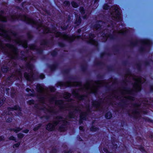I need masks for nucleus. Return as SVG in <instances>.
I'll return each instance as SVG.
<instances>
[{"mask_svg":"<svg viewBox=\"0 0 153 153\" xmlns=\"http://www.w3.org/2000/svg\"><path fill=\"white\" fill-rule=\"evenodd\" d=\"M112 116L110 112H108L105 115V117L108 119L110 118Z\"/></svg>","mask_w":153,"mask_h":153,"instance_id":"9d476101","label":"nucleus"},{"mask_svg":"<svg viewBox=\"0 0 153 153\" xmlns=\"http://www.w3.org/2000/svg\"><path fill=\"white\" fill-rule=\"evenodd\" d=\"M40 77L41 79H42L44 77V76L43 74H41L40 76Z\"/></svg>","mask_w":153,"mask_h":153,"instance_id":"393cba45","label":"nucleus"},{"mask_svg":"<svg viewBox=\"0 0 153 153\" xmlns=\"http://www.w3.org/2000/svg\"><path fill=\"white\" fill-rule=\"evenodd\" d=\"M62 29H63V28H62ZM66 28H63V29H66Z\"/></svg>","mask_w":153,"mask_h":153,"instance_id":"a18cd8bd","label":"nucleus"},{"mask_svg":"<svg viewBox=\"0 0 153 153\" xmlns=\"http://www.w3.org/2000/svg\"><path fill=\"white\" fill-rule=\"evenodd\" d=\"M102 36L103 37H105V40H106V39L108 38V35L106 34L104 35L103 34H102Z\"/></svg>","mask_w":153,"mask_h":153,"instance_id":"4be33fe9","label":"nucleus"},{"mask_svg":"<svg viewBox=\"0 0 153 153\" xmlns=\"http://www.w3.org/2000/svg\"><path fill=\"white\" fill-rule=\"evenodd\" d=\"M12 120V119L11 118H9V119H7V122H9L11 121Z\"/></svg>","mask_w":153,"mask_h":153,"instance_id":"c85d7f7f","label":"nucleus"},{"mask_svg":"<svg viewBox=\"0 0 153 153\" xmlns=\"http://www.w3.org/2000/svg\"><path fill=\"white\" fill-rule=\"evenodd\" d=\"M143 43L145 45H149L150 44V41L148 40H146L144 41Z\"/></svg>","mask_w":153,"mask_h":153,"instance_id":"ddd939ff","label":"nucleus"},{"mask_svg":"<svg viewBox=\"0 0 153 153\" xmlns=\"http://www.w3.org/2000/svg\"><path fill=\"white\" fill-rule=\"evenodd\" d=\"M119 33H124V30H121L119 32Z\"/></svg>","mask_w":153,"mask_h":153,"instance_id":"a878e982","label":"nucleus"},{"mask_svg":"<svg viewBox=\"0 0 153 153\" xmlns=\"http://www.w3.org/2000/svg\"><path fill=\"white\" fill-rule=\"evenodd\" d=\"M20 143H18L15 144L13 146V148H15V147H18L19 146V145H20Z\"/></svg>","mask_w":153,"mask_h":153,"instance_id":"aec40b11","label":"nucleus"},{"mask_svg":"<svg viewBox=\"0 0 153 153\" xmlns=\"http://www.w3.org/2000/svg\"><path fill=\"white\" fill-rule=\"evenodd\" d=\"M86 39V38H82L83 39Z\"/></svg>","mask_w":153,"mask_h":153,"instance_id":"de8ad7c7","label":"nucleus"},{"mask_svg":"<svg viewBox=\"0 0 153 153\" xmlns=\"http://www.w3.org/2000/svg\"><path fill=\"white\" fill-rule=\"evenodd\" d=\"M86 116V113H83L81 114L80 115V118L84 120L85 119V117Z\"/></svg>","mask_w":153,"mask_h":153,"instance_id":"4468645a","label":"nucleus"},{"mask_svg":"<svg viewBox=\"0 0 153 153\" xmlns=\"http://www.w3.org/2000/svg\"><path fill=\"white\" fill-rule=\"evenodd\" d=\"M80 11L81 13L82 14L83 13H84V10H83V7H81L80 9Z\"/></svg>","mask_w":153,"mask_h":153,"instance_id":"a211bd4d","label":"nucleus"},{"mask_svg":"<svg viewBox=\"0 0 153 153\" xmlns=\"http://www.w3.org/2000/svg\"><path fill=\"white\" fill-rule=\"evenodd\" d=\"M81 31V29H79L78 30V32L79 33Z\"/></svg>","mask_w":153,"mask_h":153,"instance_id":"f704fd0d","label":"nucleus"},{"mask_svg":"<svg viewBox=\"0 0 153 153\" xmlns=\"http://www.w3.org/2000/svg\"><path fill=\"white\" fill-rule=\"evenodd\" d=\"M17 0L19 1H22V0Z\"/></svg>","mask_w":153,"mask_h":153,"instance_id":"79ce46f5","label":"nucleus"},{"mask_svg":"<svg viewBox=\"0 0 153 153\" xmlns=\"http://www.w3.org/2000/svg\"><path fill=\"white\" fill-rule=\"evenodd\" d=\"M32 103H33V101H32Z\"/></svg>","mask_w":153,"mask_h":153,"instance_id":"09e8293b","label":"nucleus"},{"mask_svg":"<svg viewBox=\"0 0 153 153\" xmlns=\"http://www.w3.org/2000/svg\"><path fill=\"white\" fill-rule=\"evenodd\" d=\"M85 89L87 90L90 89L91 87L90 84H88L87 85L85 86Z\"/></svg>","mask_w":153,"mask_h":153,"instance_id":"dca6fc26","label":"nucleus"},{"mask_svg":"<svg viewBox=\"0 0 153 153\" xmlns=\"http://www.w3.org/2000/svg\"><path fill=\"white\" fill-rule=\"evenodd\" d=\"M77 84H70V85H73V86H75V85H77Z\"/></svg>","mask_w":153,"mask_h":153,"instance_id":"7c9ffc66","label":"nucleus"},{"mask_svg":"<svg viewBox=\"0 0 153 153\" xmlns=\"http://www.w3.org/2000/svg\"><path fill=\"white\" fill-rule=\"evenodd\" d=\"M20 19L23 21H25L27 23L34 25L36 26L38 28L41 27L45 33L48 32L54 33L57 37H60L63 39L69 41L73 40L76 38H79V36H76L74 35L71 36L65 34H62L56 31L55 30H50L48 28L43 25L42 23L40 22H37L33 19L30 18L26 15H20L19 16L16 15L11 16L10 19L13 20L15 19Z\"/></svg>","mask_w":153,"mask_h":153,"instance_id":"f257e3e1","label":"nucleus"},{"mask_svg":"<svg viewBox=\"0 0 153 153\" xmlns=\"http://www.w3.org/2000/svg\"><path fill=\"white\" fill-rule=\"evenodd\" d=\"M72 5L74 7H78V5L77 4H76L74 1H73L72 3Z\"/></svg>","mask_w":153,"mask_h":153,"instance_id":"2eb2a0df","label":"nucleus"},{"mask_svg":"<svg viewBox=\"0 0 153 153\" xmlns=\"http://www.w3.org/2000/svg\"><path fill=\"white\" fill-rule=\"evenodd\" d=\"M4 139V137L3 136H1L0 137V141L3 140Z\"/></svg>","mask_w":153,"mask_h":153,"instance_id":"cd10ccee","label":"nucleus"},{"mask_svg":"<svg viewBox=\"0 0 153 153\" xmlns=\"http://www.w3.org/2000/svg\"><path fill=\"white\" fill-rule=\"evenodd\" d=\"M10 140H15V137H10Z\"/></svg>","mask_w":153,"mask_h":153,"instance_id":"bb28decb","label":"nucleus"},{"mask_svg":"<svg viewBox=\"0 0 153 153\" xmlns=\"http://www.w3.org/2000/svg\"><path fill=\"white\" fill-rule=\"evenodd\" d=\"M1 105V103H0V106Z\"/></svg>","mask_w":153,"mask_h":153,"instance_id":"49530a36","label":"nucleus"},{"mask_svg":"<svg viewBox=\"0 0 153 153\" xmlns=\"http://www.w3.org/2000/svg\"><path fill=\"white\" fill-rule=\"evenodd\" d=\"M79 129L81 130H83V127L82 126H80L79 127Z\"/></svg>","mask_w":153,"mask_h":153,"instance_id":"c756f323","label":"nucleus"},{"mask_svg":"<svg viewBox=\"0 0 153 153\" xmlns=\"http://www.w3.org/2000/svg\"><path fill=\"white\" fill-rule=\"evenodd\" d=\"M66 95H67V96L65 97H66V99L68 98L69 97H70L71 96V94H68V93H66Z\"/></svg>","mask_w":153,"mask_h":153,"instance_id":"5701e85b","label":"nucleus"},{"mask_svg":"<svg viewBox=\"0 0 153 153\" xmlns=\"http://www.w3.org/2000/svg\"><path fill=\"white\" fill-rule=\"evenodd\" d=\"M30 73L27 74L25 73L24 74L25 78L27 80L31 81L33 79V66L32 65H29L28 66Z\"/></svg>","mask_w":153,"mask_h":153,"instance_id":"39448f33","label":"nucleus"},{"mask_svg":"<svg viewBox=\"0 0 153 153\" xmlns=\"http://www.w3.org/2000/svg\"><path fill=\"white\" fill-rule=\"evenodd\" d=\"M114 11L111 13V16L114 19L120 21L121 20L122 18L120 12V9L117 6H114L112 7Z\"/></svg>","mask_w":153,"mask_h":153,"instance_id":"f03ea898","label":"nucleus"},{"mask_svg":"<svg viewBox=\"0 0 153 153\" xmlns=\"http://www.w3.org/2000/svg\"><path fill=\"white\" fill-rule=\"evenodd\" d=\"M109 7L107 4L105 5L104 6V9L105 10L108 9L109 8Z\"/></svg>","mask_w":153,"mask_h":153,"instance_id":"6ab92c4d","label":"nucleus"},{"mask_svg":"<svg viewBox=\"0 0 153 153\" xmlns=\"http://www.w3.org/2000/svg\"><path fill=\"white\" fill-rule=\"evenodd\" d=\"M83 17H84V18H85V16H83Z\"/></svg>","mask_w":153,"mask_h":153,"instance_id":"c03bdc74","label":"nucleus"},{"mask_svg":"<svg viewBox=\"0 0 153 153\" xmlns=\"http://www.w3.org/2000/svg\"><path fill=\"white\" fill-rule=\"evenodd\" d=\"M65 120L63 118H60L58 121L49 124L47 125L46 128L49 131H51L54 129L55 126L59 124H61L62 123V125H64L65 124Z\"/></svg>","mask_w":153,"mask_h":153,"instance_id":"20e7f679","label":"nucleus"},{"mask_svg":"<svg viewBox=\"0 0 153 153\" xmlns=\"http://www.w3.org/2000/svg\"><path fill=\"white\" fill-rule=\"evenodd\" d=\"M100 27V25H99L98 26V27L97 26H95V29H98L99 27Z\"/></svg>","mask_w":153,"mask_h":153,"instance_id":"473e14b6","label":"nucleus"},{"mask_svg":"<svg viewBox=\"0 0 153 153\" xmlns=\"http://www.w3.org/2000/svg\"><path fill=\"white\" fill-rule=\"evenodd\" d=\"M13 109L15 110H20V108H19V107L18 106H15L14 108H10L9 109V111H12Z\"/></svg>","mask_w":153,"mask_h":153,"instance_id":"f8f14e48","label":"nucleus"},{"mask_svg":"<svg viewBox=\"0 0 153 153\" xmlns=\"http://www.w3.org/2000/svg\"><path fill=\"white\" fill-rule=\"evenodd\" d=\"M7 18L5 17L4 16H0V20L1 21L3 22H5L7 21Z\"/></svg>","mask_w":153,"mask_h":153,"instance_id":"1a4fd4ad","label":"nucleus"},{"mask_svg":"<svg viewBox=\"0 0 153 153\" xmlns=\"http://www.w3.org/2000/svg\"><path fill=\"white\" fill-rule=\"evenodd\" d=\"M24 47H27V45H25V46H24Z\"/></svg>","mask_w":153,"mask_h":153,"instance_id":"a19ab883","label":"nucleus"},{"mask_svg":"<svg viewBox=\"0 0 153 153\" xmlns=\"http://www.w3.org/2000/svg\"><path fill=\"white\" fill-rule=\"evenodd\" d=\"M28 131L27 130H26L24 131V132L25 133H27Z\"/></svg>","mask_w":153,"mask_h":153,"instance_id":"72a5a7b5","label":"nucleus"},{"mask_svg":"<svg viewBox=\"0 0 153 153\" xmlns=\"http://www.w3.org/2000/svg\"><path fill=\"white\" fill-rule=\"evenodd\" d=\"M37 88L38 89V91L40 93H42L44 91V88L41 86L40 85H38L37 86Z\"/></svg>","mask_w":153,"mask_h":153,"instance_id":"6e6552de","label":"nucleus"},{"mask_svg":"<svg viewBox=\"0 0 153 153\" xmlns=\"http://www.w3.org/2000/svg\"><path fill=\"white\" fill-rule=\"evenodd\" d=\"M81 20L80 16H79L78 18H76V24L77 25H79L80 23Z\"/></svg>","mask_w":153,"mask_h":153,"instance_id":"9b49d317","label":"nucleus"},{"mask_svg":"<svg viewBox=\"0 0 153 153\" xmlns=\"http://www.w3.org/2000/svg\"><path fill=\"white\" fill-rule=\"evenodd\" d=\"M30 48L32 49H34V48H33V47H31Z\"/></svg>","mask_w":153,"mask_h":153,"instance_id":"58836bf2","label":"nucleus"},{"mask_svg":"<svg viewBox=\"0 0 153 153\" xmlns=\"http://www.w3.org/2000/svg\"><path fill=\"white\" fill-rule=\"evenodd\" d=\"M94 37V34H90L89 35V38H87L85 39V40L92 44L97 45V42L93 39Z\"/></svg>","mask_w":153,"mask_h":153,"instance_id":"423d86ee","label":"nucleus"},{"mask_svg":"<svg viewBox=\"0 0 153 153\" xmlns=\"http://www.w3.org/2000/svg\"><path fill=\"white\" fill-rule=\"evenodd\" d=\"M98 105H97V106H98Z\"/></svg>","mask_w":153,"mask_h":153,"instance_id":"8fccbe9b","label":"nucleus"},{"mask_svg":"<svg viewBox=\"0 0 153 153\" xmlns=\"http://www.w3.org/2000/svg\"><path fill=\"white\" fill-rule=\"evenodd\" d=\"M27 91H28V88H27Z\"/></svg>","mask_w":153,"mask_h":153,"instance_id":"37998d69","label":"nucleus"},{"mask_svg":"<svg viewBox=\"0 0 153 153\" xmlns=\"http://www.w3.org/2000/svg\"><path fill=\"white\" fill-rule=\"evenodd\" d=\"M140 150H141V151H142V152H143V149H140Z\"/></svg>","mask_w":153,"mask_h":153,"instance_id":"ea45409f","label":"nucleus"},{"mask_svg":"<svg viewBox=\"0 0 153 153\" xmlns=\"http://www.w3.org/2000/svg\"><path fill=\"white\" fill-rule=\"evenodd\" d=\"M10 48L12 49L13 53L14 54L12 56V58L13 59H15V56H17V49L16 48L13 46H11Z\"/></svg>","mask_w":153,"mask_h":153,"instance_id":"0eeeda50","label":"nucleus"},{"mask_svg":"<svg viewBox=\"0 0 153 153\" xmlns=\"http://www.w3.org/2000/svg\"><path fill=\"white\" fill-rule=\"evenodd\" d=\"M38 128H35L34 129L35 131H36V130L38 129Z\"/></svg>","mask_w":153,"mask_h":153,"instance_id":"c9c22d12","label":"nucleus"},{"mask_svg":"<svg viewBox=\"0 0 153 153\" xmlns=\"http://www.w3.org/2000/svg\"><path fill=\"white\" fill-rule=\"evenodd\" d=\"M134 114H138L137 112H134Z\"/></svg>","mask_w":153,"mask_h":153,"instance_id":"e433bc0d","label":"nucleus"},{"mask_svg":"<svg viewBox=\"0 0 153 153\" xmlns=\"http://www.w3.org/2000/svg\"><path fill=\"white\" fill-rule=\"evenodd\" d=\"M21 129L19 128H17L15 129L14 131L16 133H17L18 131H20Z\"/></svg>","mask_w":153,"mask_h":153,"instance_id":"412c9836","label":"nucleus"},{"mask_svg":"<svg viewBox=\"0 0 153 153\" xmlns=\"http://www.w3.org/2000/svg\"><path fill=\"white\" fill-rule=\"evenodd\" d=\"M65 2H66L67 4H69V2L68 1H66Z\"/></svg>","mask_w":153,"mask_h":153,"instance_id":"4c0bfd02","label":"nucleus"},{"mask_svg":"<svg viewBox=\"0 0 153 153\" xmlns=\"http://www.w3.org/2000/svg\"><path fill=\"white\" fill-rule=\"evenodd\" d=\"M127 98L129 99V100H133V99H132V98H131V97H130V96H128V97H127Z\"/></svg>","mask_w":153,"mask_h":153,"instance_id":"2f4dec72","label":"nucleus"},{"mask_svg":"<svg viewBox=\"0 0 153 153\" xmlns=\"http://www.w3.org/2000/svg\"><path fill=\"white\" fill-rule=\"evenodd\" d=\"M135 83L134 88L136 91H140L141 89V84L145 81L144 78L140 77L137 76L134 78Z\"/></svg>","mask_w":153,"mask_h":153,"instance_id":"7ed1b4c3","label":"nucleus"},{"mask_svg":"<svg viewBox=\"0 0 153 153\" xmlns=\"http://www.w3.org/2000/svg\"><path fill=\"white\" fill-rule=\"evenodd\" d=\"M90 129L91 131H95L97 130V128L96 127L93 126Z\"/></svg>","mask_w":153,"mask_h":153,"instance_id":"f3484780","label":"nucleus"},{"mask_svg":"<svg viewBox=\"0 0 153 153\" xmlns=\"http://www.w3.org/2000/svg\"><path fill=\"white\" fill-rule=\"evenodd\" d=\"M23 137V135L22 134H19L18 135V137L19 138H22Z\"/></svg>","mask_w":153,"mask_h":153,"instance_id":"b1692460","label":"nucleus"}]
</instances>
